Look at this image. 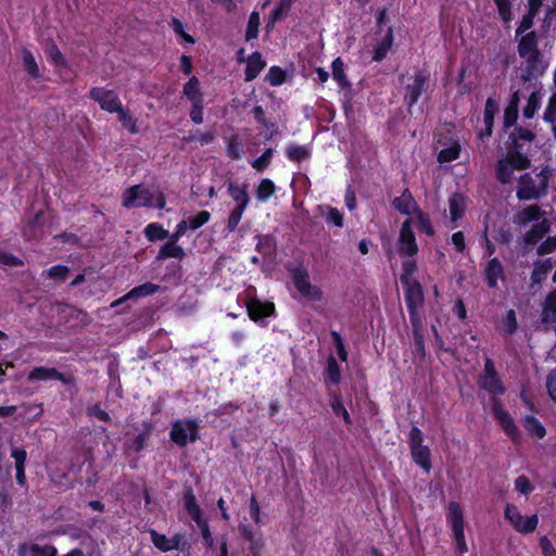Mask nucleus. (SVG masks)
I'll use <instances>...</instances> for the list:
<instances>
[{
	"instance_id": "2",
	"label": "nucleus",
	"mask_w": 556,
	"mask_h": 556,
	"mask_svg": "<svg viewBox=\"0 0 556 556\" xmlns=\"http://www.w3.org/2000/svg\"><path fill=\"white\" fill-rule=\"evenodd\" d=\"M122 204L127 208L143 206L163 208L165 206V197L156 188L138 185L124 191Z\"/></svg>"
},
{
	"instance_id": "53",
	"label": "nucleus",
	"mask_w": 556,
	"mask_h": 556,
	"mask_svg": "<svg viewBox=\"0 0 556 556\" xmlns=\"http://www.w3.org/2000/svg\"><path fill=\"white\" fill-rule=\"evenodd\" d=\"M543 119L546 123H556V92L552 93V96L548 99V103L543 113Z\"/></svg>"
},
{
	"instance_id": "30",
	"label": "nucleus",
	"mask_w": 556,
	"mask_h": 556,
	"mask_svg": "<svg viewBox=\"0 0 556 556\" xmlns=\"http://www.w3.org/2000/svg\"><path fill=\"white\" fill-rule=\"evenodd\" d=\"M62 374L50 367H35L28 375L30 381L61 380Z\"/></svg>"
},
{
	"instance_id": "38",
	"label": "nucleus",
	"mask_w": 556,
	"mask_h": 556,
	"mask_svg": "<svg viewBox=\"0 0 556 556\" xmlns=\"http://www.w3.org/2000/svg\"><path fill=\"white\" fill-rule=\"evenodd\" d=\"M287 157L292 162H302L311 156V149L307 146L291 143L286 150Z\"/></svg>"
},
{
	"instance_id": "7",
	"label": "nucleus",
	"mask_w": 556,
	"mask_h": 556,
	"mask_svg": "<svg viewBox=\"0 0 556 556\" xmlns=\"http://www.w3.org/2000/svg\"><path fill=\"white\" fill-rule=\"evenodd\" d=\"M198 429L199 426L194 420H179L173 425L170 438L176 444L185 446L188 442H194L198 439Z\"/></svg>"
},
{
	"instance_id": "54",
	"label": "nucleus",
	"mask_w": 556,
	"mask_h": 556,
	"mask_svg": "<svg viewBox=\"0 0 556 556\" xmlns=\"http://www.w3.org/2000/svg\"><path fill=\"white\" fill-rule=\"evenodd\" d=\"M416 270H417V265H416L415 261L409 260V261L404 262L403 273L401 275V282L405 283V282L417 281L414 278Z\"/></svg>"
},
{
	"instance_id": "9",
	"label": "nucleus",
	"mask_w": 556,
	"mask_h": 556,
	"mask_svg": "<svg viewBox=\"0 0 556 556\" xmlns=\"http://www.w3.org/2000/svg\"><path fill=\"white\" fill-rule=\"evenodd\" d=\"M89 97L99 103L103 111L115 113L123 105L118 94L113 90L94 87L89 91Z\"/></svg>"
},
{
	"instance_id": "49",
	"label": "nucleus",
	"mask_w": 556,
	"mask_h": 556,
	"mask_svg": "<svg viewBox=\"0 0 556 556\" xmlns=\"http://www.w3.org/2000/svg\"><path fill=\"white\" fill-rule=\"evenodd\" d=\"M211 214L207 211H201L194 216H190L188 219V227L191 230H197L210 220Z\"/></svg>"
},
{
	"instance_id": "19",
	"label": "nucleus",
	"mask_w": 556,
	"mask_h": 556,
	"mask_svg": "<svg viewBox=\"0 0 556 556\" xmlns=\"http://www.w3.org/2000/svg\"><path fill=\"white\" fill-rule=\"evenodd\" d=\"M228 194L236 203L235 207L247 208L250 203V195L248 193V185H238L229 182L227 185Z\"/></svg>"
},
{
	"instance_id": "52",
	"label": "nucleus",
	"mask_w": 556,
	"mask_h": 556,
	"mask_svg": "<svg viewBox=\"0 0 556 556\" xmlns=\"http://www.w3.org/2000/svg\"><path fill=\"white\" fill-rule=\"evenodd\" d=\"M46 54L50 61L55 65H64L65 59L54 42L47 45Z\"/></svg>"
},
{
	"instance_id": "8",
	"label": "nucleus",
	"mask_w": 556,
	"mask_h": 556,
	"mask_svg": "<svg viewBox=\"0 0 556 556\" xmlns=\"http://www.w3.org/2000/svg\"><path fill=\"white\" fill-rule=\"evenodd\" d=\"M479 386L492 395H502L505 392V387L503 386L494 368V364L490 358L485 359L483 374L479 378Z\"/></svg>"
},
{
	"instance_id": "12",
	"label": "nucleus",
	"mask_w": 556,
	"mask_h": 556,
	"mask_svg": "<svg viewBox=\"0 0 556 556\" xmlns=\"http://www.w3.org/2000/svg\"><path fill=\"white\" fill-rule=\"evenodd\" d=\"M544 211L539 205L531 204L519 210L514 215L513 222L518 227H526L531 223L536 224L541 222L544 218Z\"/></svg>"
},
{
	"instance_id": "27",
	"label": "nucleus",
	"mask_w": 556,
	"mask_h": 556,
	"mask_svg": "<svg viewBox=\"0 0 556 556\" xmlns=\"http://www.w3.org/2000/svg\"><path fill=\"white\" fill-rule=\"evenodd\" d=\"M182 502L185 510L195 523L204 519L202 509L191 490L185 492Z\"/></svg>"
},
{
	"instance_id": "45",
	"label": "nucleus",
	"mask_w": 556,
	"mask_h": 556,
	"mask_svg": "<svg viewBox=\"0 0 556 556\" xmlns=\"http://www.w3.org/2000/svg\"><path fill=\"white\" fill-rule=\"evenodd\" d=\"M460 153V146L458 142L452 143L450 147L440 151L438 161L440 163H447L458 159Z\"/></svg>"
},
{
	"instance_id": "5",
	"label": "nucleus",
	"mask_w": 556,
	"mask_h": 556,
	"mask_svg": "<svg viewBox=\"0 0 556 556\" xmlns=\"http://www.w3.org/2000/svg\"><path fill=\"white\" fill-rule=\"evenodd\" d=\"M446 520L452 529L454 540L459 553L468 551L464 534V517L460 505L457 502H450L447 506Z\"/></svg>"
},
{
	"instance_id": "40",
	"label": "nucleus",
	"mask_w": 556,
	"mask_h": 556,
	"mask_svg": "<svg viewBox=\"0 0 556 556\" xmlns=\"http://www.w3.org/2000/svg\"><path fill=\"white\" fill-rule=\"evenodd\" d=\"M525 429L534 438L542 439L544 438L546 431L543 425L531 415H527L523 419Z\"/></svg>"
},
{
	"instance_id": "37",
	"label": "nucleus",
	"mask_w": 556,
	"mask_h": 556,
	"mask_svg": "<svg viewBox=\"0 0 556 556\" xmlns=\"http://www.w3.org/2000/svg\"><path fill=\"white\" fill-rule=\"evenodd\" d=\"M518 103H519V94L518 91L514 92L508 105L504 112V126L510 127L513 126L518 117Z\"/></svg>"
},
{
	"instance_id": "57",
	"label": "nucleus",
	"mask_w": 556,
	"mask_h": 556,
	"mask_svg": "<svg viewBox=\"0 0 556 556\" xmlns=\"http://www.w3.org/2000/svg\"><path fill=\"white\" fill-rule=\"evenodd\" d=\"M327 374H328V378L331 381V383H333V384L339 383L340 378H341L340 368H339L337 361L333 357H330L328 359Z\"/></svg>"
},
{
	"instance_id": "41",
	"label": "nucleus",
	"mask_w": 556,
	"mask_h": 556,
	"mask_svg": "<svg viewBox=\"0 0 556 556\" xmlns=\"http://www.w3.org/2000/svg\"><path fill=\"white\" fill-rule=\"evenodd\" d=\"M275 184L270 179L264 178L260 181L255 190L256 199L260 202H266L275 193Z\"/></svg>"
},
{
	"instance_id": "26",
	"label": "nucleus",
	"mask_w": 556,
	"mask_h": 556,
	"mask_svg": "<svg viewBox=\"0 0 556 556\" xmlns=\"http://www.w3.org/2000/svg\"><path fill=\"white\" fill-rule=\"evenodd\" d=\"M485 281L490 288H495L503 279V266L497 258H491L484 269Z\"/></svg>"
},
{
	"instance_id": "3",
	"label": "nucleus",
	"mask_w": 556,
	"mask_h": 556,
	"mask_svg": "<svg viewBox=\"0 0 556 556\" xmlns=\"http://www.w3.org/2000/svg\"><path fill=\"white\" fill-rule=\"evenodd\" d=\"M530 165V160L519 151H509L501 157L496 167V177L502 184H509L515 178V172L523 170Z\"/></svg>"
},
{
	"instance_id": "16",
	"label": "nucleus",
	"mask_w": 556,
	"mask_h": 556,
	"mask_svg": "<svg viewBox=\"0 0 556 556\" xmlns=\"http://www.w3.org/2000/svg\"><path fill=\"white\" fill-rule=\"evenodd\" d=\"M248 313L251 319L258 321L274 313V304L261 302L257 299H250L247 303Z\"/></svg>"
},
{
	"instance_id": "47",
	"label": "nucleus",
	"mask_w": 556,
	"mask_h": 556,
	"mask_svg": "<svg viewBox=\"0 0 556 556\" xmlns=\"http://www.w3.org/2000/svg\"><path fill=\"white\" fill-rule=\"evenodd\" d=\"M497 11L498 15L502 18L504 23H508L513 18V12H511V1L510 0H493Z\"/></svg>"
},
{
	"instance_id": "11",
	"label": "nucleus",
	"mask_w": 556,
	"mask_h": 556,
	"mask_svg": "<svg viewBox=\"0 0 556 556\" xmlns=\"http://www.w3.org/2000/svg\"><path fill=\"white\" fill-rule=\"evenodd\" d=\"M519 58L522 60L523 71L526 72V75H522L525 80L543 75L548 66L542 53L525 54L519 55Z\"/></svg>"
},
{
	"instance_id": "24",
	"label": "nucleus",
	"mask_w": 556,
	"mask_h": 556,
	"mask_svg": "<svg viewBox=\"0 0 556 556\" xmlns=\"http://www.w3.org/2000/svg\"><path fill=\"white\" fill-rule=\"evenodd\" d=\"M467 199L460 193H454L448 199V211L451 220L456 223L459 220L466 211Z\"/></svg>"
},
{
	"instance_id": "35",
	"label": "nucleus",
	"mask_w": 556,
	"mask_h": 556,
	"mask_svg": "<svg viewBox=\"0 0 556 556\" xmlns=\"http://www.w3.org/2000/svg\"><path fill=\"white\" fill-rule=\"evenodd\" d=\"M317 210L328 224L339 228L343 227V214L338 208L329 205H319Z\"/></svg>"
},
{
	"instance_id": "1",
	"label": "nucleus",
	"mask_w": 556,
	"mask_h": 556,
	"mask_svg": "<svg viewBox=\"0 0 556 556\" xmlns=\"http://www.w3.org/2000/svg\"><path fill=\"white\" fill-rule=\"evenodd\" d=\"M552 174L548 167L542 168L535 174L520 176L516 195L521 201L536 200L547 193Z\"/></svg>"
},
{
	"instance_id": "4",
	"label": "nucleus",
	"mask_w": 556,
	"mask_h": 556,
	"mask_svg": "<svg viewBox=\"0 0 556 556\" xmlns=\"http://www.w3.org/2000/svg\"><path fill=\"white\" fill-rule=\"evenodd\" d=\"M290 271L292 282L303 298L313 302L321 300V290L311 283L308 271L304 266L298 265L290 269Z\"/></svg>"
},
{
	"instance_id": "13",
	"label": "nucleus",
	"mask_w": 556,
	"mask_h": 556,
	"mask_svg": "<svg viewBox=\"0 0 556 556\" xmlns=\"http://www.w3.org/2000/svg\"><path fill=\"white\" fill-rule=\"evenodd\" d=\"M493 413L496 420L505 431V433L509 435L511 439L516 440L518 437L517 427L510 415L503 408V406L498 402H494Z\"/></svg>"
},
{
	"instance_id": "34",
	"label": "nucleus",
	"mask_w": 556,
	"mask_h": 556,
	"mask_svg": "<svg viewBox=\"0 0 556 556\" xmlns=\"http://www.w3.org/2000/svg\"><path fill=\"white\" fill-rule=\"evenodd\" d=\"M185 256L184 249L176 241L168 240L159 251L157 260L182 258Z\"/></svg>"
},
{
	"instance_id": "23",
	"label": "nucleus",
	"mask_w": 556,
	"mask_h": 556,
	"mask_svg": "<svg viewBox=\"0 0 556 556\" xmlns=\"http://www.w3.org/2000/svg\"><path fill=\"white\" fill-rule=\"evenodd\" d=\"M160 289L159 286L153 285L151 282H146L143 285H140L138 287H135L132 290H130L127 294L122 296L121 299L114 301L111 306L116 307L121 303L125 302L126 300L134 299V298H142L146 295H150L155 293Z\"/></svg>"
},
{
	"instance_id": "20",
	"label": "nucleus",
	"mask_w": 556,
	"mask_h": 556,
	"mask_svg": "<svg viewBox=\"0 0 556 556\" xmlns=\"http://www.w3.org/2000/svg\"><path fill=\"white\" fill-rule=\"evenodd\" d=\"M393 206L404 215H413L418 211V205L408 190L393 200Z\"/></svg>"
},
{
	"instance_id": "46",
	"label": "nucleus",
	"mask_w": 556,
	"mask_h": 556,
	"mask_svg": "<svg viewBox=\"0 0 556 556\" xmlns=\"http://www.w3.org/2000/svg\"><path fill=\"white\" fill-rule=\"evenodd\" d=\"M332 77L341 87H345L349 85L348 78L344 74V63L340 58H337L332 64Z\"/></svg>"
},
{
	"instance_id": "63",
	"label": "nucleus",
	"mask_w": 556,
	"mask_h": 556,
	"mask_svg": "<svg viewBox=\"0 0 556 556\" xmlns=\"http://www.w3.org/2000/svg\"><path fill=\"white\" fill-rule=\"evenodd\" d=\"M556 251V235L553 237H548L544 240L538 248V253L540 255L549 254Z\"/></svg>"
},
{
	"instance_id": "14",
	"label": "nucleus",
	"mask_w": 556,
	"mask_h": 556,
	"mask_svg": "<svg viewBox=\"0 0 556 556\" xmlns=\"http://www.w3.org/2000/svg\"><path fill=\"white\" fill-rule=\"evenodd\" d=\"M18 556H56V548L47 543L22 544L17 549Z\"/></svg>"
},
{
	"instance_id": "64",
	"label": "nucleus",
	"mask_w": 556,
	"mask_h": 556,
	"mask_svg": "<svg viewBox=\"0 0 556 556\" xmlns=\"http://www.w3.org/2000/svg\"><path fill=\"white\" fill-rule=\"evenodd\" d=\"M546 388L551 399L556 402V369L552 370L547 376Z\"/></svg>"
},
{
	"instance_id": "31",
	"label": "nucleus",
	"mask_w": 556,
	"mask_h": 556,
	"mask_svg": "<svg viewBox=\"0 0 556 556\" xmlns=\"http://www.w3.org/2000/svg\"><path fill=\"white\" fill-rule=\"evenodd\" d=\"M184 96L191 103L203 102V94L200 89V81L197 77H191L184 86Z\"/></svg>"
},
{
	"instance_id": "28",
	"label": "nucleus",
	"mask_w": 556,
	"mask_h": 556,
	"mask_svg": "<svg viewBox=\"0 0 556 556\" xmlns=\"http://www.w3.org/2000/svg\"><path fill=\"white\" fill-rule=\"evenodd\" d=\"M393 45V30L391 27L388 28L384 36L381 38V40L377 43L376 48L374 49L372 60L376 62L382 61Z\"/></svg>"
},
{
	"instance_id": "56",
	"label": "nucleus",
	"mask_w": 556,
	"mask_h": 556,
	"mask_svg": "<svg viewBox=\"0 0 556 556\" xmlns=\"http://www.w3.org/2000/svg\"><path fill=\"white\" fill-rule=\"evenodd\" d=\"M245 210L247 208L233 207V210L230 212L227 220V229L229 232H232L237 229Z\"/></svg>"
},
{
	"instance_id": "43",
	"label": "nucleus",
	"mask_w": 556,
	"mask_h": 556,
	"mask_svg": "<svg viewBox=\"0 0 556 556\" xmlns=\"http://www.w3.org/2000/svg\"><path fill=\"white\" fill-rule=\"evenodd\" d=\"M542 94L540 91H533L528 98L527 104L523 108V116L532 118L541 106Z\"/></svg>"
},
{
	"instance_id": "44",
	"label": "nucleus",
	"mask_w": 556,
	"mask_h": 556,
	"mask_svg": "<svg viewBox=\"0 0 556 556\" xmlns=\"http://www.w3.org/2000/svg\"><path fill=\"white\" fill-rule=\"evenodd\" d=\"M144 235L149 241L166 239L169 233L161 225L151 223L144 228Z\"/></svg>"
},
{
	"instance_id": "59",
	"label": "nucleus",
	"mask_w": 556,
	"mask_h": 556,
	"mask_svg": "<svg viewBox=\"0 0 556 556\" xmlns=\"http://www.w3.org/2000/svg\"><path fill=\"white\" fill-rule=\"evenodd\" d=\"M331 337L333 339V344L336 346L337 354H338L339 358L342 362H346V359H348V352H346V350L344 348L343 340H342L341 336L337 331H332L331 332Z\"/></svg>"
},
{
	"instance_id": "39",
	"label": "nucleus",
	"mask_w": 556,
	"mask_h": 556,
	"mask_svg": "<svg viewBox=\"0 0 556 556\" xmlns=\"http://www.w3.org/2000/svg\"><path fill=\"white\" fill-rule=\"evenodd\" d=\"M22 60H23L24 68L28 73V75L35 79L40 78L41 74H40L38 64L35 60V56L33 55V53L29 50L23 49Z\"/></svg>"
},
{
	"instance_id": "15",
	"label": "nucleus",
	"mask_w": 556,
	"mask_h": 556,
	"mask_svg": "<svg viewBox=\"0 0 556 556\" xmlns=\"http://www.w3.org/2000/svg\"><path fill=\"white\" fill-rule=\"evenodd\" d=\"M150 533L152 543L162 552L178 549L182 540V535L180 534H176L173 538H167L166 535L160 534L154 530H151Z\"/></svg>"
},
{
	"instance_id": "50",
	"label": "nucleus",
	"mask_w": 556,
	"mask_h": 556,
	"mask_svg": "<svg viewBox=\"0 0 556 556\" xmlns=\"http://www.w3.org/2000/svg\"><path fill=\"white\" fill-rule=\"evenodd\" d=\"M227 154L232 160H239L243 155V148L237 137H231L227 143Z\"/></svg>"
},
{
	"instance_id": "42",
	"label": "nucleus",
	"mask_w": 556,
	"mask_h": 556,
	"mask_svg": "<svg viewBox=\"0 0 556 556\" xmlns=\"http://www.w3.org/2000/svg\"><path fill=\"white\" fill-rule=\"evenodd\" d=\"M118 116V121L122 123V125L128 129L130 134H137L138 127H137V119L132 116V114L125 109L123 105L121 106V110H117L115 112Z\"/></svg>"
},
{
	"instance_id": "48",
	"label": "nucleus",
	"mask_w": 556,
	"mask_h": 556,
	"mask_svg": "<svg viewBox=\"0 0 556 556\" xmlns=\"http://www.w3.org/2000/svg\"><path fill=\"white\" fill-rule=\"evenodd\" d=\"M258 26H260V14L257 12H252L249 16L245 40H251L257 37L258 35Z\"/></svg>"
},
{
	"instance_id": "29",
	"label": "nucleus",
	"mask_w": 556,
	"mask_h": 556,
	"mask_svg": "<svg viewBox=\"0 0 556 556\" xmlns=\"http://www.w3.org/2000/svg\"><path fill=\"white\" fill-rule=\"evenodd\" d=\"M539 11L540 8L529 7L528 12L522 15L516 28V38L532 31L531 28L533 27L534 18L538 15Z\"/></svg>"
},
{
	"instance_id": "36",
	"label": "nucleus",
	"mask_w": 556,
	"mask_h": 556,
	"mask_svg": "<svg viewBox=\"0 0 556 556\" xmlns=\"http://www.w3.org/2000/svg\"><path fill=\"white\" fill-rule=\"evenodd\" d=\"M412 456L416 464L422 467L426 471L431 468L430 451L426 445L410 447Z\"/></svg>"
},
{
	"instance_id": "32",
	"label": "nucleus",
	"mask_w": 556,
	"mask_h": 556,
	"mask_svg": "<svg viewBox=\"0 0 556 556\" xmlns=\"http://www.w3.org/2000/svg\"><path fill=\"white\" fill-rule=\"evenodd\" d=\"M542 321L544 324L556 323V291L551 292L543 303Z\"/></svg>"
},
{
	"instance_id": "51",
	"label": "nucleus",
	"mask_w": 556,
	"mask_h": 556,
	"mask_svg": "<svg viewBox=\"0 0 556 556\" xmlns=\"http://www.w3.org/2000/svg\"><path fill=\"white\" fill-rule=\"evenodd\" d=\"M497 109V103L493 99L489 98L485 102L483 112L484 126H493L494 115Z\"/></svg>"
},
{
	"instance_id": "55",
	"label": "nucleus",
	"mask_w": 556,
	"mask_h": 556,
	"mask_svg": "<svg viewBox=\"0 0 556 556\" xmlns=\"http://www.w3.org/2000/svg\"><path fill=\"white\" fill-rule=\"evenodd\" d=\"M417 216V225L420 231L427 233L428 236L433 235V228L431 225V220L429 216L419 210L415 213Z\"/></svg>"
},
{
	"instance_id": "25",
	"label": "nucleus",
	"mask_w": 556,
	"mask_h": 556,
	"mask_svg": "<svg viewBox=\"0 0 556 556\" xmlns=\"http://www.w3.org/2000/svg\"><path fill=\"white\" fill-rule=\"evenodd\" d=\"M266 63L262 59V55L260 52H253L248 59H247V67H245V81H251L255 79L258 74L263 71Z\"/></svg>"
},
{
	"instance_id": "33",
	"label": "nucleus",
	"mask_w": 556,
	"mask_h": 556,
	"mask_svg": "<svg viewBox=\"0 0 556 556\" xmlns=\"http://www.w3.org/2000/svg\"><path fill=\"white\" fill-rule=\"evenodd\" d=\"M296 0H279L277 7L271 11L267 28L273 27L276 22L283 20Z\"/></svg>"
},
{
	"instance_id": "6",
	"label": "nucleus",
	"mask_w": 556,
	"mask_h": 556,
	"mask_svg": "<svg viewBox=\"0 0 556 556\" xmlns=\"http://www.w3.org/2000/svg\"><path fill=\"white\" fill-rule=\"evenodd\" d=\"M505 519L514 527V529L523 534L532 533L539 523L536 515L523 516L515 505L507 504L505 508Z\"/></svg>"
},
{
	"instance_id": "21",
	"label": "nucleus",
	"mask_w": 556,
	"mask_h": 556,
	"mask_svg": "<svg viewBox=\"0 0 556 556\" xmlns=\"http://www.w3.org/2000/svg\"><path fill=\"white\" fill-rule=\"evenodd\" d=\"M427 85V78L422 73H417L414 77L413 84L408 85L406 92V100L409 105L415 104L421 93L425 91Z\"/></svg>"
},
{
	"instance_id": "61",
	"label": "nucleus",
	"mask_w": 556,
	"mask_h": 556,
	"mask_svg": "<svg viewBox=\"0 0 556 556\" xmlns=\"http://www.w3.org/2000/svg\"><path fill=\"white\" fill-rule=\"evenodd\" d=\"M273 157V149H267L260 157L252 162V166L257 170H263L268 166Z\"/></svg>"
},
{
	"instance_id": "60",
	"label": "nucleus",
	"mask_w": 556,
	"mask_h": 556,
	"mask_svg": "<svg viewBox=\"0 0 556 556\" xmlns=\"http://www.w3.org/2000/svg\"><path fill=\"white\" fill-rule=\"evenodd\" d=\"M266 79L271 86H278L283 83L285 74L279 67L273 66L269 68Z\"/></svg>"
},
{
	"instance_id": "18",
	"label": "nucleus",
	"mask_w": 556,
	"mask_h": 556,
	"mask_svg": "<svg viewBox=\"0 0 556 556\" xmlns=\"http://www.w3.org/2000/svg\"><path fill=\"white\" fill-rule=\"evenodd\" d=\"M517 39L518 55L542 53L539 49V36L535 31L527 33L521 37H517Z\"/></svg>"
},
{
	"instance_id": "22",
	"label": "nucleus",
	"mask_w": 556,
	"mask_h": 556,
	"mask_svg": "<svg viewBox=\"0 0 556 556\" xmlns=\"http://www.w3.org/2000/svg\"><path fill=\"white\" fill-rule=\"evenodd\" d=\"M551 223L543 218L541 222L534 224L530 230L525 233L523 241L526 244L533 245L536 244L544 235L549 230Z\"/></svg>"
},
{
	"instance_id": "58",
	"label": "nucleus",
	"mask_w": 556,
	"mask_h": 556,
	"mask_svg": "<svg viewBox=\"0 0 556 556\" xmlns=\"http://www.w3.org/2000/svg\"><path fill=\"white\" fill-rule=\"evenodd\" d=\"M517 329V318L514 309H509L503 320V330L506 333H514Z\"/></svg>"
},
{
	"instance_id": "17",
	"label": "nucleus",
	"mask_w": 556,
	"mask_h": 556,
	"mask_svg": "<svg viewBox=\"0 0 556 556\" xmlns=\"http://www.w3.org/2000/svg\"><path fill=\"white\" fill-rule=\"evenodd\" d=\"M405 291L407 307H420L424 303V291L418 281L402 283Z\"/></svg>"
},
{
	"instance_id": "10",
	"label": "nucleus",
	"mask_w": 556,
	"mask_h": 556,
	"mask_svg": "<svg viewBox=\"0 0 556 556\" xmlns=\"http://www.w3.org/2000/svg\"><path fill=\"white\" fill-rule=\"evenodd\" d=\"M397 251L401 256L412 257L418 252L415 235L412 230V219H406L400 229Z\"/></svg>"
},
{
	"instance_id": "62",
	"label": "nucleus",
	"mask_w": 556,
	"mask_h": 556,
	"mask_svg": "<svg viewBox=\"0 0 556 556\" xmlns=\"http://www.w3.org/2000/svg\"><path fill=\"white\" fill-rule=\"evenodd\" d=\"M552 269L551 260H545L535 265V268L532 274V278L535 281H539L542 276H545Z\"/></svg>"
}]
</instances>
